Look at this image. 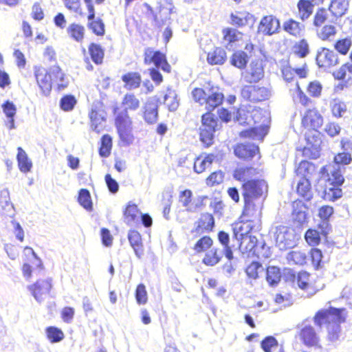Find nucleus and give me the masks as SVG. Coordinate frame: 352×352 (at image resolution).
I'll use <instances>...</instances> for the list:
<instances>
[{
    "label": "nucleus",
    "mask_w": 352,
    "mask_h": 352,
    "mask_svg": "<svg viewBox=\"0 0 352 352\" xmlns=\"http://www.w3.org/2000/svg\"><path fill=\"white\" fill-rule=\"evenodd\" d=\"M118 106L113 107L115 115V126L119 137V145L128 147L133 144L135 136L133 134L132 121L129 116L126 108L118 111Z\"/></svg>",
    "instance_id": "nucleus-1"
},
{
    "label": "nucleus",
    "mask_w": 352,
    "mask_h": 352,
    "mask_svg": "<svg viewBox=\"0 0 352 352\" xmlns=\"http://www.w3.org/2000/svg\"><path fill=\"white\" fill-rule=\"evenodd\" d=\"M264 187L267 188V182L264 179L258 178L248 179L242 184V196L244 201L243 216L249 215L250 211L254 207L253 201L263 195Z\"/></svg>",
    "instance_id": "nucleus-2"
},
{
    "label": "nucleus",
    "mask_w": 352,
    "mask_h": 352,
    "mask_svg": "<svg viewBox=\"0 0 352 352\" xmlns=\"http://www.w3.org/2000/svg\"><path fill=\"white\" fill-rule=\"evenodd\" d=\"M201 122L200 141L206 147H209L214 143L215 132L218 130L219 119L211 112H206L201 116Z\"/></svg>",
    "instance_id": "nucleus-3"
},
{
    "label": "nucleus",
    "mask_w": 352,
    "mask_h": 352,
    "mask_svg": "<svg viewBox=\"0 0 352 352\" xmlns=\"http://www.w3.org/2000/svg\"><path fill=\"white\" fill-rule=\"evenodd\" d=\"M274 229V237L280 250H286L296 246L298 236L294 228L279 226Z\"/></svg>",
    "instance_id": "nucleus-4"
},
{
    "label": "nucleus",
    "mask_w": 352,
    "mask_h": 352,
    "mask_svg": "<svg viewBox=\"0 0 352 352\" xmlns=\"http://www.w3.org/2000/svg\"><path fill=\"white\" fill-rule=\"evenodd\" d=\"M322 134L318 130L309 129L305 133L307 146L302 149V155L311 159L320 156Z\"/></svg>",
    "instance_id": "nucleus-5"
},
{
    "label": "nucleus",
    "mask_w": 352,
    "mask_h": 352,
    "mask_svg": "<svg viewBox=\"0 0 352 352\" xmlns=\"http://www.w3.org/2000/svg\"><path fill=\"white\" fill-rule=\"evenodd\" d=\"M345 171L339 167L330 165L329 167L324 166L320 168V177L318 182L320 184L329 183L336 186H342L345 182L344 173Z\"/></svg>",
    "instance_id": "nucleus-6"
},
{
    "label": "nucleus",
    "mask_w": 352,
    "mask_h": 352,
    "mask_svg": "<svg viewBox=\"0 0 352 352\" xmlns=\"http://www.w3.org/2000/svg\"><path fill=\"white\" fill-rule=\"evenodd\" d=\"M162 104L160 98L157 96L149 97L142 108L143 119L146 123L152 125L159 120V108Z\"/></svg>",
    "instance_id": "nucleus-7"
},
{
    "label": "nucleus",
    "mask_w": 352,
    "mask_h": 352,
    "mask_svg": "<svg viewBox=\"0 0 352 352\" xmlns=\"http://www.w3.org/2000/svg\"><path fill=\"white\" fill-rule=\"evenodd\" d=\"M232 148L235 157L243 161H250L259 153V146L249 142L236 143Z\"/></svg>",
    "instance_id": "nucleus-8"
},
{
    "label": "nucleus",
    "mask_w": 352,
    "mask_h": 352,
    "mask_svg": "<svg viewBox=\"0 0 352 352\" xmlns=\"http://www.w3.org/2000/svg\"><path fill=\"white\" fill-rule=\"evenodd\" d=\"M316 190L321 197L328 201H336L340 199L342 195V186H336L333 184L329 185V183L320 184V182H316L314 185Z\"/></svg>",
    "instance_id": "nucleus-9"
},
{
    "label": "nucleus",
    "mask_w": 352,
    "mask_h": 352,
    "mask_svg": "<svg viewBox=\"0 0 352 352\" xmlns=\"http://www.w3.org/2000/svg\"><path fill=\"white\" fill-rule=\"evenodd\" d=\"M34 76L44 96H48L52 91V80L48 71L42 67H34Z\"/></svg>",
    "instance_id": "nucleus-10"
},
{
    "label": "nucleus",
    "mask_w": 352,
    "mask_h": 352,
    "mask_svg": "<svg viewBox=\"0 0 352 352\" xmlns=\"http://www.w3.org/2000/svg\"><path fill=\"white\" fill-rule=\"evenodd\" d=\"M224 95L223 93L219 92V87L212 85L208 82V92L206 99V108L208 112L212 111L220 106L224 100Z\"/></svg>",
    "instance_id": "nucleus-11"
},
{
    "label": "nucleus",
    "mask_w": 352,
    "mask_h": 352,
    "mask_svg": "<svg viewBox=\"0 0 352 352\" xmlns=\"http://www.w3.org/2000/svg\"><path fill=\"white\" fill-rule=\"evenodd\" d=\"M280 29L279 19L272 15L264 16L258 25V32H261L264 35L271 36L278 33Z\"/></svg>",
    "instance_id": "nucleus-12"
},
{
    "label": "nucleus",
    "mask_w": 352,
    "mask_h": 352,
    "mask_svg": "<svg viewBox=\"0 0 352 352\" xmlns=\"http://www.w3.org/2000/svg\"><path fill=\"white\" fill-rule=\"evenodd\" d=\"M52 287V279L47 278L38 280L34 284L29 285L28 289L37 302H41L43 300L41 296L49 294Z\"/></svg>",
    "instance_id": "nucleus-13"
},
{
    "label": "nucleus",
    "mask_w": 352,
    "mask_h": 352,
    "mask_svg": "<svg viewBox=\"0 0 352 352\" xmlns=\"http://www.w3.org/2000/svg\"><path fill=\"white\" fill-rule=\"evenodd\" d=\"M316 61L319 67L333 66L339 63L338 54L326 47L318 50Z\"/></svg>",
    "instance_id": "nucleus-14"
},
{
    "label": "nucleus",
    "mask_w": 352,
    "mask_h": 352,
    "mask_svg": "<svg viewBox=\"0 0 352 352\" xmlns=\"http://www.w3.org/2000/svg\"><path fill=\"white\" fill-rule=\"evenodd\" d=\"M195 226L192 232H195L197 234H201L204 231L210 232L215 226L214 218L212 214L202 213L199 220L195 223Z\"/></svg>",
    "instance_id": "nucleus-15"
},
{
    "label": "nucleus",
    "mask_w": 352,
    "mask_h": 352,
    "mask_svg": "<svg viewBox=\"0 0 352 352\" xmlns=\"http://www.w3.org/2000/svg\"><path fill=\"white\" fill-rule=\"evenodd\" d=\"M323 124V118L316 109H308L302 119V124L305 128L318 130Z\"/></svg>",
    "instance_id": "nucleus-16"
},
{
    "label": "nucleus",
    "mask_w": 352,
    "mask_h": 352,
    "mask_svg": "<svg viewBox=\"0 0 352 352\" xmlns=\"http://www.w3.org/2000/svg\"><path fill=\"white\" fill-rule=\"evenodd\" d=\"M269 126L261 124L258 126L250 127L240 132L239 135L242 138H249L263 141L269 132Z\"/></svg>",
    "instance_id": "nucleus-17"
},
{
    "label": "nucleus",
    "mask_w": 352,
    "mask_h": 352,
    "mask_svg": "<svg viewBox=\"0 0 352 352\" xmlns=\"http://www.w3.org/2000/svg\"><path fill=\"white\" fill-rule=\"evenodd\" d=\"M230 18L231 24L238 28L245 25L252 27L256 21L255 16L247 12L236 11L235 13H231Z\"/></svg>",
    "instance_id": "nucleus-18"
},
{
    "label": "nucleus",
    "mask_w": 352,
    "mask_h": 352,
    "mask_svg": "<svg viewBox=\"0 0 352 352\" xmlns=\"http://www.w3.org/2000/svg\"><path fill=\"white\" fill-rule=\"evenodd\" d=\"M300 339L307 346H318L319 337L314 328L311 325H305L300 331Z\"/></svg>",
    "instance_id": "nucleus-19"
},
{
    "label": "nucleus",
    "mask_w": 352,
    "mask_h": 352,
    "mask_svg": "<svg viewBox=\"0 0 352 352\" xmlns=\"http://www.w3.org/2000/svg\"><path fill=\"white\" fill-rule=\"evenodd\" d=\"M127 238L135 256L141 259L144 256V250L140 234L137 230H130Z\"/></svg>",
    "instance_id": "nucleus-20"
},
{
    "label": "nucleus",
    "mask_w": 352,
    "mask_h": 352,
    "mask_svg": "<svg viewBox=\"0 0 352 352\" xmlns=\"http://www.w3.org/2000/svg\"><path fill=\"white\" fill-rule=\"evenodd\" d=\"M257 169L253 166H245L236 168L232 173L233 178L243 183L248 179H253L252 177L258 175Z\"/></svg>",
    "instance_id": "nucleus-21"
},
{
    "label": "nucleus",
    "mask_w": 352,
    "mask_h": 352,
    "mask_svg": "<svg viewBox=\"0 0 352 352\" xmlns=\"http://www.w3.org/2000/svg\"><path fill=\"white\" fill-rule=\"evenodd\" d=\"M166 57V54L160 50L146 47L144 52V63L147 65L153 64L157 67Z\"/></svg>",
    "instance_id": "nucleus-22"
},
{
    "label": "nucleus",
    "mask_w": 352,
    "mask_h": 352,
    "mask_svg": "<svg viewBox=\"0 0 352 352\" xmlns=\"http://www.w3.org/2000/svg\"><path fill=\"white\" fill-rule=\"evenodd\" d=\"M141 211L138 208L137 204L132 201H129L123 210V217L124 222L130 226L132 223H136L139 221L138 214Z\"/></svg>",
    "instance_id": "nucleus-23"
},
{
    "label": "nucleus",
    "mask_w": 352,
    "mask_h": 352,
    "mask_svg": "<svg viewBox=\"0 0 352 352\" xmlns=\"http://www.w3.org/2000/svg\"><path fill=\"white\" fill-rule=\"evenodd\" d=\"M1 108L8 120L6 126L10 130L15 129V116L16 113V105L12 101L7 100L2 104Z\"/></svg>",
    "instance_id": "nucleus-24"
},
{
    "label": "nucleus",
    "mask_w": 352,
    "mask_h": 352,
    "mask_svg": "<svg viewBox=\"0 0 352 352\" xmlns=\"http://www.w3.org/2000/svg\"><path fill=\"white\" fill-rule=\"evenodd\" d=\"M223 255L226 256L223 249L212 248L206 253L202 263L207 266H214L220 262Z\"/></svg>",
    "instance_id": "nucleus-25"
},
{
    "label": "nucleus",
    "mask_w": 352,
    "mask_h": 352,
    "mask_svg": "<svg viewBox=\"0 0 352 352\" xmlns=\"http://www.w3.org/2000/svg\"><path fill=\"white\" fill-rule=\"evenodd\" d=\"M121 80L127 89H134L139 87L142 82V77L140 73L129 72L121 76Z\"/></svg>",
    "instance_id": "nucleus-26"
},
{
    "label": "nucleus",
    "mask_w": 352,
    "mask_h": 352,
    "mask_svg": "<svg viewBox=\"0 0 352 352\" xmlns=\"http://www.w3.org/2000/svg\"><path fill=\"white\" fill-rule=\"evenodd\" d=\"M250 56L243 50L235 51L230 58V63L234 67L243 69L247 67Z\"/></svg>",
    "instance_id": "nucleus-27"
},
{
    "label": "nucleus",
    "mask_w": 352,
    "mask_h": 352,
    "mask_svg": "<svg viewBox=\"0 0 352 352\" xmlns=\"http://www.w3.org/2000/svg\"><path fill=\"white\" fill-rule=\"evenodd\" d=\"M252 227L247 225L245 228V223H234L232 225V239L237 241L239 243L245 239V236L250 235L249 232L251 231Z\"/></svg>",
    "instance_id": "nucleus-28"
},
{
    "label": "nucleus",
    "mask_w": 352,
    "mask_h": 352,
    "mask_svg": "<svg viewBox=\"0 0 352 352\" xmlns=\"http://www.w3.org/2000/svg\"><path fill=\"white\" fill-rule=\"evenodd\" d=\"M16 160L19 168L22 173H26L31 170L32 162L25 151L20 146L17 148Z\"/></svg>",
    "instance_id": "nucleus-29"
},
{
    "label": "nucleus",
    "mask_w": 352,
    "mask_h": 352,
    "mask_svg": "<svg viewBox=\"0 0 352 352\" xmlns=\"http://www.w3.org/2000/svg\"><path fill=\"white\" fill-rule=\"evenodd\" d=\"M223 39L228 42L226 48L231 50L234 44L241 39L243 34L235 28H226L223 30Z\"/></svg>",
    "instance_id": "nucleus-30"
},
{
    "label": "nucleus",
    "mask_w": 352,
    "mask_h": 352,
    "mask_svg": "<svg viewBox=\"0 0 352 352\" xmlns=\"http://www.w3.org/2000/svg\"><path fill=\"white\" fill-rule=\"evenodd\" d=\"M88 51L92 61L96 65L102 63L104 56V49L100 44L91 43L88 47Z\"/></svg>",
    "instance_id": "nucleus-31"
},
{
    "label": "nucleus",
    "mask_w": 352,
    "mask_h": 352,
    "mask_svg": "<svg viewBox=\"0 0 352 352\" xmlns=\"http://www.w3.org/2000/svg\"><path fill=\"white\" fill-rule=\"evenodd\" d=\"M227 59L226 52L222 47H216L213 52H209L207 61L211 65H222Z\"/></svg>",
    "instance_id": "nucleus-32"
},
{
    "label": "nucleus",
    "mask_w": 352,
    "mask_h": 352,
    "mask_svg": "<svg viewBox=\"0 0 352 352\" xmlns=\"http://www.w3.org/2000/svg\"><path fill=\"white\" fill-rule=\"evenodd\" d=\"M305 29V25L297 21L289 19L285 21L283 25V30L294 36H300L301 32Z\"/></svg>",
    "instance_id": "nucleus-33"
},
{
    "label": "nucleus",
    "mask_w": 352,
    "mask_h": 352,
    "mask_svg": "<svg viewBox=\"0 0 352 352\" xmlns=\"http://www.w3.org/2000/svg\"><path fill=\"white\" fill-rule=\"evenodd\" d=\"M311 186L309 179L306 177H302L296 186L297 193L304 199L310 200L312 198Z\"/></svg>",
    "instance_id": "nucleus-34"
},
{
    "label": "nucleus",
    "mask_w": 352,
    "mask_h": 352,
    "mask_svg": "<svg viewBox=\"0 0 352 352\" xmlns=\"http://www.w3.org/2000/svg\"><path fill=\"white\" fill-rule=\"evenodd\" d=\"M266 280L271 287L278 285L282 278L280 268L276 266H269L266 270Z\"/></svg>",
    "instance_id": "nucleus-35"
},
{
    "label": "nucleus",
    "mask_w": 352,
    "mask_h": 352,
    "mask_svg": "<svg viewBox=\"0 0 352 352\" xmlns=\"http://www.w3.org/2000/svg\"><path fill=\"white\" fill-rule=\"evenodd\" d=\"M348 7V0H332L329 9L333 16L339 17L346 13Z\"/></svg>",
    "instance_id": "nucleus-36"
},
{
    "label": "nucleus",
    "mask_w": 352,
    "mask_h": 352,
    "mask_svg": "<svg viewBox=\"0 0 352 352\" xmlns=\"http://www.w3.org/2000/svg\"><path fill=\"white\" fill-rule=\"evenodd\" d=\"M352 162V155L350 152H341L335 155L333 160L332 166L339 167L343 170H346V166Z\"/></svg>",
    "instance_id": "nucleus-37"
},
{
    "label": "nucleus",
    "mask_w": 352,
    "mask_h": 352,
    "mask_svg": "<svg viewBox=\"0 0 352 352\" xmlns=\"http://www.w3.org/2000/svg\"><path fill=\"white\" fill-rule=\"evenodd\" d=\"M87 26L93 34L98 36L105 34V25L100 17H94V19L88 21Z\"/></svg>",
    "instance_id": "nucleus-38"
},
{
    "label": "nucleus",
    "mask_w": 352,
    "mask_h": 352,
    "mask_svg": "<svg viewBox=\"0 0 352 352\" xmlns=\"http://www.w3.org/2000/svg\"><path fill=\"white\" fill-rule=\"evenodd\" d=\"M217 239L219 243L223 246L226 258L229 259L233 258V250L230 245V234L223 230H221L217 234Z\"/></svg>",
    "instance_id": "nucleus-39"
},
{
    "label": "nucleus",
    "mask_w": 352,
    "mask_h": 352,
    "mask_svg": "<svg viewBox=\"0 0 352 352\" xmlns=\"http://www.w3.org/2000/svg\"><path fill=\"white\" fill-rule=\"evenodd\" d=\"M48 74L50 75L52 80L53 78L59 80L60 82L58 83L59 90H63L67 87L68 82L65 81V74L59 66L54 65L51 67L48 71Z\"/></svg>",
    "instance_id": "nucleus-40"
},
{
    "label": "nucleus",
    "mask_w": 352,
    "mask_h": 352,
    "mask_svg": "<svg viewBox=\"0 0 352 352\" xmlns=\"http://www.w3.org/2000/svg\"><path fill=\"white\" fill-rule=\"evenodd\" d=\"M100 146L98 148V153L101 157H108L111 151L113 140L110 135L104 134L100 139Z\"/></svg>",
    "instance_id": "nucleus-41"
},
{
    "label": "nucleus",
    "mask_w": 352,
    "mask_h": 352,
    "mask_svg": "<svg viewBox=\"0 0 352 352\" xmlns=\"http://www.w3.org/2000/svg\"><path fill=\"white\" fill-rule=\"evenodd\" d=\"M78 202L87 211L91 212L93 210V202L89 190L81 188L78 191Z\"/></svg>",
    "instance_id": "nucleus-42"
},
{
    "label": "nucleus",
    "mask_w": 352,
    "mask_h": 352,
    "mask_svg": "<svg viewBox=\"0 0 352 352\" xmlns=\"http://www.w3.org/2000/svg\"><path fill=\"white\" fill-rule=\"evenodd\" d=\"M264 76V71L263 67H258L257 65L251 67V72H247L243 79L248 83H256Z\"/></svg>",
    "instance_id": "nucleus-43"
},
{
    "label": "nucleus",
    "mask_w": 352,
    "mask_h": 352,
    "mask_svg": "<svg viewBox=\"0 0 352 352\" xmlns=\"http://www.w3.org/2000/svg\"><path fill=\"white\" fill-rule=\"evenodd\" d=\"M45 334L51 343H58L61 342L64 338L63 331L55 326H50L45 328Z\"/></svg>",
    "instance_id": "nucleus-44"
},
{
    "label": "nucleus",
    "mask_w": 352,
    "mask_h": 352,
    "mask_svg": "<svg viewBox=\"0 0 352 352\" xmlns=\"http://www.w3.org/2000/svg\"><path fill=\"white\" fill-rule=\"evenodd\" d=\"M67 33L76 42H81L85 36V29L84 26L77 23H72L67 28Z\"/></svg>",
    "instance_id": "nucleus-45"
},
{
    "label": "nucleus",
    "mask_w": 352,
    "mask_h": 352,
    "mask_svg": "<svg viewBox=\"0 0 352 352\" xmlns=\"http://www.w3.org/2000/svg\"><path fill=\"white\" fill-rule=\"evenodd\" d=\"M258 243V239L253 235L250 234L245 236V239L238 243L239 248L241 249L245 245L244 250L250 254L254 256V250H256V244Z\"/></svg>",
    "instance_id": "nucleus-46"
},
{
    "label": "nucleus",
    "mask_w": 352,
    "mask_h": 352,
    "mask_svg": "<svg viewBox=\"0 0 352 352\" xmlns=\"http://www.w3.org/2000/svg\"><path fill=\"white\" fill-rule=\"evenodd\" d=\"M328 310L329 314V324L338 323L340 324L345 321V317L344 316V308H336L331 307Z\"/></svg>",
    "instance_id": "nucleus-47"
},
{
    "label": "nucleus",
    "mask_w": 352,
    "mask_h": 352,
    "mask_svg": "<svg viewBox=\"0 0 352 352\" xmlns=\"http://www.w3.org/2000/svg\"><path fill=\"white\" fill-rule=\"evenodd\" d=\"M309 258L315 270L322 267L323 254L321 250L317 248H312L309 252Z\"/></svg>",
    "instance_id": "nucleus-48"
},
{
    "label": "nucleus",
    "mask_w": 352,
    "mask_h": 352,
    "mask_svg": "<svg viewBox=\"0 0 352 352\" xmlns=\"http://www.w3.org/2000/svg\"><path fill=\"white\" fill-rule=\"evenodd\" d=\"M77 100L74 95L66 94L60 98L59 106L64 111H71L74 109Z\"/></svg>",
    "instance_id": "nucleus-49"
},
{
    "label": "nucleus",
    "mask_w": 352,
    "mask_h": 352,
    "mask_svg": "<svg viewBox=\"0 0 352 352\" xmlns=\"http://www.w3.org/2000/svg\"><path fill=\"white\" fill-rule=\"evenodd\" d=\"M287 258L295 264L303 265L307 264L309 256L307 253L301 251H291L287 254Z\"/></svg>",
    "instance_id": "nucleus-50"
},
{
    "label": "nucleus",
    "mask_w": 352,
    "mask_h": 352,
    "mask_svg": "<svg viewBox=\"0 0 352 352\" xmlns=\"http://www.w3.org/2000/svg\"><path fill=\"white\" fill-rule=\"evenodd\" d=\"M0 205L3 210L8 212L12 210V215L14 214L15 208L14 204L10 201V192L8 188H3L0 192Z\"/></svg>",
    "instance_id": "nucleus-51"
},
{
    "label": "nucleus",
    "mask_w": 352,
    "mask_h": 352,
    "mask_svg": "<svg viewBox=\"0 0 352 352\" xmlns=\"http://www.w3.org/2000/svg\"><path fill=\"white\" fill-rule=\"evenodd\" d=\"M297 8L298 10L299 17L303 21L309 18L313 13L314 6L311 5L309 6V3L304 0H299L297 3Z\"/></svg>",
    "instance_id": "nucleus-52"
},
{
    "label": "nucleus",
    "mask_w": 352,
    "mask_h": 352,
    "mask_svg": "<svg viewBox=\"0 0 352 352\" xmlns=\"http://www.w3.org/2000/svg\"><path fill=\"white\" fill-rule=\"evenodd\" d=\"M294 52L300 58H305L309 54V46L306 39L302 38L294 45Z\"/></svg>",
    "instance_id": "nucleus-53"
},
{
    "label": "nucleus",
    "mask_w": 352,
    "mask_h": 352,
    "mask_svg": "<svg viewBox=\"0 0 352 352\" xmlns=\"http://www.w3.org/2000/svg\"><path fill=\"white\" fill-rule=\"evenodd\" d=\"M351 45V39L349 37H346L344 38L338 40L334 44V47L340 54L346 55L349 51Z\"/></svg>",
    "instance_id": "nucleus-54"
},
{
    "label": "nucleus",
    "mask_w": 352,
    "mask_h": 352,
    "mask_svg": "<svg viewBox=\"0 0 352 352\" xmlns=\"http://www.w3.org/2000/svg\"><path fill=\"white\" fill-rule=\"evenodd\" d=\"M213 241L209 236H204L200 238L195 244L194 250L197 252H202L210 248Z\"/></svg>",
    "instance_id": "nucleus-55"
},
{
    "label": "nucleus",
    "mask_w": 352,
    "mask_h": 352,
    "mask_svg": "<svg viewBox=\"0 0 352 352\" xmlns=\"http://www.w3.org/2000/svg\"><path fill=\"white\" fill-rule=\"evenodd\" d=\"M328 340L331 342H335L339 340L341 332V326L339 324L332 323L327 326Z\"/></svg>",
    "instance_id": "nucleus-56"
},
{
    "label": "nucleus",
    "mask_w": 352,
    "mask_h": 352,
    "mask_svg": "<svg viewBox=\"0 0 352 352\" xmlns=\"http://www.w3.org/2000/svg\"><path fill=\"white\" fill-rule=\"evenodd\" d=\"M320 232L318 230L309 229L305 234V239L311 246H315L320 243Z\"/></svg>",
    "instance_id": "nucleus-57"
},
{
    "label": "nucleus",
    "mask_w": 352,
    "mask_h": 352,
    "mask_svg": "<svg viewBox=\"0 0 352 352\" xmlns=\"http://www.w3.org/2000/svg\"><path fill=\"white\" fill-rule=\"evenodd\" d=\"M254 256L258 258L263 257L268 258L271 256L270 248L267 246L264 240L258 241L256 244V250H254Z\"/></svg>",
    "instance_id": "nucleus-58"
},
{
    "label": "nucleus",
    "mask_w": 352,
    "mask_h": 352,
    "mask_svg": "<svg viewBox=\"0 0 352 352\" xmlns=\"http://www.w3.org/2000/svg\"><path fill=\"white\" fill-rule=\"evenodd\" d=\"M96 109L97 106H91V111L89 113V117L91 123V129L94 131L99 132L102 127V126H100V125L104 121L103 120H100V116H98V115L96 113L95 109Z\"/></svg>",
    "instance_id": "nucleus-59"
},
{
    "label": "nucleus",
    "mask_w": 352,
    "mask_h": 352,
    "mask_svg": "<svg viewBox=\"0 0 352 352\" xmlns=\"http://www.w3.org/2000/svg\"><path fill=\"white\" fill-rule=\"evenodd\" d=\"M208 85L205 86L204 89L196 87L192 91L191 94L193 100L196 102L199 103L201 105L205 104L206 101V99L208 92Z\"/></svg>",
    "instance_id": "nucleus-60"
},
{
    "label": "nucleus",
    "mask_w": 352,
    "mask_h": 352,
    "mask_svg": "<svg viewBox=\"0 0 352 352\" xmlns=\"http://www.w3.org/2000/svg\"><path fill=\"white\" fill-rule=\"evenodd\" d=\"M135 297L138 305H144L146 303L148 300L147 292L143 283L138 285L135 292Z\"/></svg>",
    "instance_id": "nucleus-61"
},
{
    "label": "nucleus",
    "mask_w": 352,
    "mask_h": 352,
    "mask_svg": "<svg viewBox=\"0 0 352 352\" xmlns=\"http://www.w3.org/2000/svg\"><path fill=\"white\" fill-rule=\"evenodd\" d=\"M314 324L321 327L324 324L329 325V314L327 309H321L316 312L314 317Z\"/></svg>",
    "instance_id": "nucleus-62"
},
{
    "label": "nucleus",
    "mask_w": 352,
    "mask_h": 352,
    "mask_svg": "<svg viewBox=\"0 0 352 352\" xmlns=\"http://www.w3.org/2000/svg\"><path fill=\"white\" fill-rule=\"evenodd\" d=\"M278 345V340L273 336H267L261 342V347L264 352H272V348Z\"/></svg>",
    "instance_id": "nucleus-63"
},
{
    "label": "nucleus",
    "mask_w": 352,
    "mask_h": 352,
    "mask_svg": "<svg viewBox=\"0 0 352 352\" xmlns=\"http://www.w3.org/2000/svg\"><path fill=\"white\" fill-rule=\"evenodd\" d=\"M263 270L262 264L258 261H252L245 269L247 276L252 279L258 278V270Z\"/></svg>",
    "instance_id": "nucleus-64"
}]
</instances>
